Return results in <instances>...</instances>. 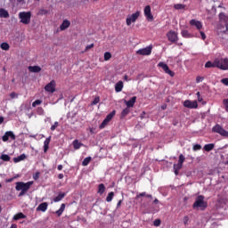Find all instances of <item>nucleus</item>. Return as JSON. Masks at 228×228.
<instances>
[{"label": "nucleus", "mask_w": 228, "mask_h": 228, "mask_svg": "<svg viewBox=\"0 0 228 228\" xmlns=\"http://www.w3.org/2000/svg\"><path fill=\"white\" fill-rule=\"evenodd\" d=\"M184 108H189V110H196V108H199V103L197 101H190L186 100L183 102Z\"/></svg>", "instance_id": "9d476101"}, {"label": "nucleus", "mask_w": 228, "mask_h": 228, "mask_svg": "<svg viewBox=\"0 0 228 228\" xmlns=\"http://www.w3.org/2000/svg\"><path fill=\"white\" fill-rule=\"evenodd\" d=\"M113 197H115L114 192H110L106 198L107 202H111L113 200Z\"/></svg>", "instance_id": "e433bc0d"}, {"label": "nucleus", "mask_w": 228, "mask_h": 228, "mask_svg": "<svg viewBox=\"0 0 228 228\" xmlns=\"http://www.w3.org/2000/svg\"><path fill=\"white\" fill-rule=\"evenodd\" d=\"M126 108H133L136 102V96L132 97L129 101H124Z\"/></svg>", "instance_id": "dca6fc26"}, {"label": "nucleus", "mask_w": 228, "mask_h": 228, "mask_svg": "<svg viewBox=\"0 0 228 228\" xmlns=\"http://www.w3.org/2000/svg\"><path fill=\"white\" fill-rule=\"evenodd\" d=\"M100 101H101V98H99V96H97V97H95L94 99V101L92 102L91 105L92 106H95V104H99Z\"/></svg>", "instance_id": "a19ab883"}, {"label": "nucleus", "mask_w": 228, "mask_h": 228, "mask_svg": "<svg viewBox=\"0 0 228 228\" xmlns=\"http://www.w3.org/2000/svg\"><path fill=\"white\" fill-rule=\"evenodd\" d=\"M90 161H92V157H87L82 161V166L83 167H88L90 164Z\"/></svg>", "instance_id": "473e14b6"}, {"label": "nucleus", "mask_w": 228, "mask_h": 228, "mask_svg": "<svg viewBox=\"0 0 228 228\" xmlns=\"http://www.w3.org/2000/svg\"><path fill=\"white\" fill-rule=\"evenodd\" d=\"M42 15H47V10H41Z\"/></svg>", "instance_id": "680f3d73"}, {"label": "nucleus", "mask_w": 228, "mask_h": 228, "mask_svg": "<svg viewBox=\"0 0 228 228\" xmlns=\"http://www.w3.org/2000/svg\"><path fill=\"white\" fill-rule=\"evenodd\" d=\"M123 88H124V82H122V80L116 83L115 92H117L118 94Z\"/></svg>", "instance_id": "412c9836"}, {"label": "nucleus", "mask_w": 228, "mask_h": 228, "mask_svg": "<svg viewBox=\"0 0 228 228\" xmlns=\"http://www.w3.org/2000/svg\"><path fill=\"white\" fill-rule=\"evenodd\" d=\"M221 83L225 86H228V77L221 79Z\"/></svg>", "instance_id": "8fccbe9b"}, {"label": "nucleus", "mask_w": 228, "mask_h": 228, "mask_svg": "<svg viewBox=\"0 0 228 228\" xmlns=\"http://www.w3.org/2000/svg\"><path fill=\"white\" fill-rule=\"evenodd\" d=\"M190 25L192 26L193 28H196L198 31H200L202 28V22L193 19L190 20Z\"/></svg>", "instance_id": "2eb2a0df"}, {"label": "nucleus", "mask_w": 228, "mask_h": 228, "mask_svg": "<svg viewBox=\"0 0 228 228\" xmlns=\"http://www.w3.org/2000/svg\"><path fill=\"white\" fill-rule=\"evenodd\" d=\"M38 177H40V173L39 172L36 173V175H33V179L35 181H37L38 179Z\"/></svg>", "instance_id": "5fc2aeb1"}, {"label": "nucleus", "mask_w": 228, "mask_h": 228, "mask_svg": "<svg viewBox=\"0 0 228 228\" xmlns=\"http://www.w3.org/2000/svg\"><path fill=\"white\" fill-rule=\"evenodd\" d=\"M131 110H129V108L128 107H126V109H124L123 110H122V112H121V117H126V116H127V115H129V112H130Z\"/></svg>", "instance_id": "4c0bfd02"}, {"label": "nucleus", "mask_w": 228, "mask_h": 228, "mask_svg": "<svg viewBox=\"0 0 228 228\" xmlns=\"http://www.w3.org/2000/svg\"><path fill=\"white\" fill-rule=\"evenodd\" d=\"M66 195H67V193H65V192H60L57 197L53 198V200L54 202H60V201L63 200V199H65Z\"/></svg>", "instance_id": "aec40b11"}, {"label": "nucleus", "mask_w": 228, "mask_h": 228, "mask_svg": "<svg viewBox=\"0 0 228 228\" xmlns=\"http://www.w3.org/2000/svg\"><path fill=\"white\" fill-rule=\"evenodd\" d=\"M10 97H11V99H17V97H19V95L15 93H11Z\"/></svg>", "instance_id": "864d4df0"}, {"label": "nucleus", "mask_w": 228, "mask_h": 228, "mask_svg": "<svg viewBox=\"0 0 228 228\" xmlns=\"http://www.w3.org/2000/svg\"><path fill=\"white\" fill-rule=\"evenodd\" d=\"M213 133H217V134H220V136H223V138H228V131L224 129L222 126L216 125L212 128Z\"/></svg>", "instance_id": "39448f33"}, {"label": "nucleus", "mask_w": 228, "mask_h": 228, "mask_svg": "<svg viewBox=\"0 0 228 228\" xmlns=\"http://www.w3.org/2000/svg\"><path fill=\"white\" fill-rule=\"evenodd\" d=\"M216 65L220 70H228V58H216Z\"/></svg>", "instance_id": "20e7f679"}, {"label": "nucleus", "mask_w": 228, "mask_h": 228, "mask_svg": "<svg viewBox=\"0 0 228 228\" xmlns=\"http://www.w3.org/2000/svg\"><path fill=\"white\" fill-rule=\"evenodd\" d=\"M17 4H26V0H17Z\"/></svg>", "instance_id": "13d9d810"}, {"label": "nucleus", "mask_w": 228, "mask_h": 228, "mask_svg": "<svg viewBox=\"0 0 228 228\" xmlns=\"http://www.w3.org/2000/svg\"><path fill=\"white\" fill-rule=\"evenodd\" d=\"M40 104H42V101L41 100H36L33 103H32V107L36 108V106H40Z\"/></svg>", "instance_id": "37998d69"}, {"label": "nucleus", "mask_w": 228, "mask_h": 228, "mask_svg": "<svg viewBox=\"0 0 228 228\" xmlns=\"http://www.w3.org/2000/svg\"><path fill=\"white\" fill-rule=\"evenodd\" d=\"M183 224L188 225V222H190V217L188 216H185L183 219Z\"/></svg>", "instance_id": "de8ad7c7"}, {"label": "nucleus", "mask_w": 228, "mask_h": 228, "mask_svg": "<svg viewBox=\"0 0 228 228\" xmlns=\"http://www.w3.org/2000/svg\"><path fill=\"white\" fill-rule=\"evenodd\" d=\"M200 149H202V146H200V144H195V145L192 147V150H193V151H200Z\"/></svg>", "instance_id": "09e8293b"}, {"label": "nucleus", "mask_w": 228, "mask_h": 228, "mask_svg": "<svg viewBox=\"0 0 228 228\" xmlns=\"http://www.w3.org/2000/svg\"><path fill=\"white\" fill-rule=\"evenodd\" d=\"M10 228H17V224H12Z\"/></svg>", "instance_id": "774afa93"}, {"label": "nucleus", "mask_w": 228, "mask_h": 228, "mask_svg": "<svg viewBox=\"0 0 228 228\" xmlns=\"http://www.w3.org/2000/svg\"><path fill=\"white\" fill-rule=\"evenodd\" d=\"M214 149H215L214 143L205 144V146H204V151H206L207 152H209V151H213Z\"/></svg>", "instance_id": "cd10ccee"}, {"label": "nucleus", "mask_w": 228, "mask_h": 228, "mask_svg": "<svg viewBox=\"0 0 228 228\" xmlns=\"http://www.w3.org/2000/svg\"><path fill=\"white\" fill-rule=\"evenodd\" d=\"M219 20H221V22H225V24H228V16L225 15V13L221 12L219 14Z\"/></svg>", "instance_id": "bb28decb"}, {"label": "nucleus", "mask_w": 228, "mask_h": 228, "mask_svg": "<svg viewBox=\"0 0 228 228\" xmlns=\"http://www.w3.org/2000/svg\"><path fill=\"white\" fill-rule=\"evenodd\" d=\"M138 17H140V12L137 11L136 12L129 15L126 17V25L131 26V24H133V22H136V20H138Z\"/></svg>", "instance_id": "1a4fd4ad"}, {"label": "nucleus", "mask_w": 228, "mask_h": 228, "mask_svg": "<svg viewBox=\"0 0 228 228\" xmlns=\"http://www.w3.org/2000/svg\"><path fill=\"white\" fill-rule=\"evenodd\" d=\"M82 145H83V143L79 142V141H77V140H75L73 142V147L76 150L80 149Z\"/></svg>", "instance_id": "c9c22d12"}, {"label": "nucleus", "mask_w": 228, "mask_h": 228, "mask_svg": "<svg viewBox=\"0 0 228 228\" xmlns=\"http://www.w3.org/2000/svg\"><path fill=\"white\" fill-rule=\"evenodd\" d=\"M200 37H201L202 40H206V34L202 31H200Z\"/></svg>", "instance_id": "bf43d9fd"}, {"label": "nucleus", "mask_w": 228, "mask_h": 228, "mask_svg": "<svg viewBox=\"0 0 228 228\" xmlns=\"http://www.w3.org/2000/svg\"><path fill=\"white\" fill-rule=\"evenodd\" d=\"M48 206L49 204H47V202H43L37 208V211H42L43 213H45L47 211Z\"/></svg>", "instance_id": "f3484780"}, {"label": "nucleus", "mask_w": 228, "mask_h": 228, "mask_svg": "<svg viewBox=\"0 0 228 228\" xmlns=\"http://www.w3.org/2000/svg\"><path fill=\"white\" fill-rule=\"evenodd\" d=\"M69 27H70V21H69L68 20H64L60 26V29L61 31H65V29H67Z\"/></svg>", "instance_id": "6ab92c4d"}, {"label": "nucleus", "mask_w": 228, "mask_h": 228, "mask_svg": "<svg viewBox=\"0 0 228 228\" xmlns=\"http://www.w3.org/2000/svg\"><path fill=\"white\" fill-rule=\"evenodd\" d=\"M0 47H1V49H2L3 51H9V50H10V45H9L8 43H6V42L2 43V44L0 45Z\"/></svg>", "instance_id": "2f4dec72"}, {"label": "nucleus", "mask_w": 228, "mask_h": 228, "mask_svg": "<svg viewBox=\"0 0 228 228\" xmlns=\"http://www.w3.org/2000/svg\"><path fill=\"white\" fill-rule=\"evenodd\" d=\"M3 122H4V118L0 116V124H2Z\"/></svg>", "instance_id": "338daca9"}, {"label": "nucleus", "mask_w": 228, "mask_h": 228, "mask_svg": "<svg viewBox=\"0 0 228 228\" xmlns=\"http://www.w3.org/2000/svg\"><path fill=\"white\" fill-rule=\"evenodd\" d=\"M185 159H186V158H184V155L181 154V155L179 156L178 163H179L180 165H183V164L184 163V160H185Z\"/></svg>", "instance_id": "79ce46f5"}, {"label": "nucleus", "mask_w": 228, "mask_h": 228, "mask_svg": "<svg viewBox=\"0 0 228 228\" xmlns=\"http://www.w3.org/2000/svg\"><path fill=\"white\" fill-rule=\"evenodd\" d=\"M26 158H28V156H26V154H21L16 158L13 159V162L14 163H19L20 161H24V159H26Z\"/></svg>", "instance_id": "b1692460"}, {"label": "nucleus", "mask_w": 228, "mask_h": 228, "mask_svg": "<svg viewBox=\"0 0 228 228\" xmlns=\"http://www.w3.org/2000/svg\"><path fill=\"white\" fill-rule=\"evenodd\" d=\"M111 59V53H110V52H106L105 53H104V61H108L109 60H110Z\"/></svg>", "instance_id": "58836bf2"}, {"label": "nucleus", "mask_w": 228, "mask_h": 228, "mask_svg": "<svg viewBox=\"0 0 228 228\" xmlns=\"http://www.w3.org/2000/svg\"><path fill=\"white\" fill-rule=\"evenodd\" d=\"M58 126H60V123H58V121H55L54 124L51 126V131H55Z\"/></svg>", "instance_id": "49530a36"}, {"label": "nucleus", "mask_w": 228, "mask_h": 228, "mask_svg": "<svg viewBox=\"0 0 228 228\" xmlns=\"http://www.w3.org/2000/svg\"><path fill=\"white\" fill-rule=\"evenodd\" d=\"M223 104L224 106L225 111H227V113H228V98L223 100Z\"/></svg>", "instance_id": "c03bdc74"}, {"label": "nucleus", "mask_w": 228, "mask_h": 228, "mask_svg": "<svg viewBox=\"0 0 228 228\" xmlns=\"http://www.w3.org/2000/svg\"><path fill=\"white\" fill-rule=\"evenodd\" d=\"M45 92H49L50 94H54L56 92V82L52 80L45 86Z\"/></svg>", "instance_id": "9b49d317"}, {"label": "nucleus", "mask_w": 228, "mask_h": 228, "mask_svg": "<svg viewBox=\"0 0 228 228\" xmlns=\"http://www.w3.org/2000/svg\"><path fill=\"white\" fill-rule=\"evenodd\" d=\"M10 17V13H8V11L1 8L0 9V18L1 19H8Z\"/></svg>", "instance_id": "5701e85b"}, {"label": "nucleus", "mask_w": 228, "mask_h": 228, "mask_svg": "<svg viewBox=\"0 0 228 228\" xmlns=\"http://www.w3.org/2000/svg\"><path fill=\"white\" fill-rule=\"evenodd\" d=\"M63 177H64L63 174H59L58 175V179H63Z\"/></svg>", "instance_id": "69168bd1"}, {"label": "nucleus", "mask_w": 228, "mask_h": 228, "mask_svg": "<svg viewBox=\"0 0 228 228\" xmlns=\"http://www.w3.org/2000/svg\"><path fill=\"white\" fill-rule=\"evenodd\" d=\"M31 186H33V181H29L27 183H24V182L16 183L15 190L16 191H20L18 197H24V194L28 193Z\"/></svg>", "instance_id": "f257e3e1"}, {"label": "nucleus", "mask_w": 228, "mask_h": 228, "mask_svg": "<svg viewBox=\"0 0 228 228\" xmlns=\"http://www.w3.org/2000/svg\"><path fill=\"white\" fill-rule=\"evenodd\" d=\"M28 70L29 72L37 73L40 72V70H42V68H40L39 66H28Z\"/></svg>", "instance_id": "a878e982"}, {"label": "nucleus", "mask_w": 228, "mask_h": 228, "mask_svg": "<svg viewBox=\"0 0 228 228\" xmlns=\"http://www.w3.org/2000/svg\"><path fill=\"white\" fill-rule=\"evenodd\" d=\"M49 143H51V136L46 138L44 142V152L49 151Z\"/></svg>", "instance_id": "393cba45"}, {"label": "nucleus", "mask_w": 228, "mask_h": 228, "mask_svg": "<svg viewBox=\"0 0 228 228\" xmlns=\"http://www.w3.org/2000/svg\"><path fill=\"white\" fill-rule=\"evenodd\" d=\"M92 47H94V44L88 45L86 47V51H88L89 49H92Z\"/></svg>", "instance_id": "052dcab7"}, {"label": "nucleus", "mask_w": 228, "mask_h": 228, "mask_svg": "<svg viewBox=\"0 0 228 228\" xmlns=\"http://www.w3.org/2000/svg\"><path fill=\"white\" fill-rule=\"evenodd\" d=\"M192 208L196 210L200 209V211H204L206 208H208V201H206V198L203 195L196 197Z\"/></svg>", "instance_id": "f03ea898"}, {"label": "nucleus", "mask_w": 228, "mask_h": 228, "mask_svg": "<svg viewBox=\"0 0 228 228\" xmlns=\"http://www.w3.org/2000/svg\"><path fill=\"white\" fill-rule=\"evenodd\" d=\"M196 95H197V97H198L199 102H202V97H200V93L198 92V93L196 94Z\"/></svg>", "instance_id": "6e6d98bb"}, {"label": "nucleus", "mask_w": 228, "mask_h": 228, "mask_svg": "<svg viewBox=\"0 0 228 228\" xmlns=\"http://www.w3.org/2000/svg\"><path fill=\"white\" fill-rule=\"evenodd\" d=\"M204 81V77H196V83H202Z\"/></svg>", "instance_id": "3c124183"}, {"label": "nucleus", "mask_w": 228, "mask_h": 228, "mask_svg": "<svg viewBox=\"0 0 228 228\" xmlns=\"http://www.w3.org/2000/svg\"><path fill=\"white\" fill-rule=\"evenodd\" d=\"M153 225H154V227H159V225H161V220L160 219H156L153 222Z\"/></svg>", "instance_id": "a18cd8bd"}, {"label": "nucleus", "mask_w": 228, "mask_h": 228, "mask_svg": "<svg viewBox=\"0 0 228 228\" xmlns=\"http://www.w3.org/2000/svg\"><path fill=\"white\" fill-rule=\"evenodd\" d=\"M146 193L145 192H142L139 195H137V197H145Z\"/></svg>", "instance_id": "0e129e2a"}, {"label": "nucleus", "mask_w": 228, "mask_h": 228, "mask_svg": "<svg viewBox=\"0 0 228 228\" xmlns=\"http://www.w3.org/2000/svg\"><path fill=\"white\" fill-rule=\"evenodd\" d=\"M228 32V23L225 24V29L222 30L221 33H224V35Z\"/></svg>", "instance_id": "4d7b16f0"}, {"label": "nucleus", "mask_w": 228, "mask_h": 228, "mask_svg": "<svg viewBox=\"0 0 228 228\" xmlns=\"http://www.w3.org/2000/svg\"><path fill=\"white\" fill-rule=\"evenodd\" d=\"M22 218H26V216L22 214V212L16 214L13 217L12 220H20Z\"/></svg>", "instance_id": "7c9ffc66"}, {"label": "nucleus", "mask_w": 228, "mask_h": 228, "mask_svg": "<svg viewBox=\"0 0 228 228\" xmlns=\"http://www.w3.org/2000/svg\"><path fill=\"white\" fill-rule=\"evenodd\" d=\"M181 168H183V164L178 163L174 165V170H175V175H179V170H181Z\"/></svg>", "instance_id": "c85d7f7f"}, {"label": "nucleus", "mask_w": 228, "mask_h": 228, "mask_svg": "<svg viewBox=\"0 0 228 228\" xmlns=\"http://www.w3.org/2000/svg\"><path fill=\"white\" fill-rule=\"evenodd\" d=\"M184 8H186V5L183 4H176L174 5L175 10H184Z\"/></svg>", "instance_id": "f704fd0d"}, {"label": "nucleus", "mask_w": 228, "mask_h": 228, "mask_svg": "<svg viewBox=\"0 0 228 228\" xmlns=\"http://www.w3.org/2000/svg\"><path fill=\"white\" fill-rule=\"evenodd\" d=\"M158 65L164 70V72H166V74H168V76H171V77H174L175 73H174V71L170 70V69L168 68V65H167V63L159 62Z\"/></svg>", "instance_id": "f8f14e48"}, {"label": "nucleus", "mask_w": 228, "mask_h": 228, "mask_svg": "<svg viewBox=\"0 0 228 228\" xmlns=\"http://www.w3.org/2000/svg\"><path fill=\"white\" fill-rule=\"evenodd\" d=\"M181 35L183 38H193V35H191L188 30L183 29L181 31Z\"/></svg>", "instance_id": "4be33fe9"}, {"label": "nucleus", "mask_w": 228, "mask_h": 228, "mask_svg": "<svg viewBox=\"0 0 228 228\" xmlns=\"http://www.w3.org/2000/svg\"><path fill=\"white\" fill-rule=\"evenodd\" d=\"M0 159L3 161H10V157L7 154H3L1 155Z\"/></svg>", "instance_id": "ea45409f"}, {"label": "nucleus", "mask_w": 228, "mask_h": 228, "mask_svg": "<svg viewBox=\"0 0 228 228\" xmlns=\"http://www.w3.org/2000/svg\"><path fill=\"white\" fill-rule=\"evenodd\" d=\"M15 140V134H13L12 131H7L5 134L3 135L2 140L3 142H8V140Z\"/></svg>", "instance_id": "4468645a"}, {"label": "nucleus", "mask_w": 228, "mask_h": 228, "mask_svg": "<svg viewBox=\"0 0 228 228\" xmlns=\"http://www.w3.org/2000/svg\"><path fill=\"white\" fill-rule=\"evenodd\" d=\"M116 113L117 111L112 110L109 115H107L104 120L100 125V129H104V127L108 126V123L115 117Z\"/></svg>", "instance_id": "6e6552de"}, {"label": "nucleus", "mask_w": 228, "mask_h": 228, "mask_svg": "<svg viewBox=\"0 0 228 228\" xmlns=\"http://www.w3.org/2000/svg\"><path fill=\"white\" fill-rule=\"evenodd\" d=\"M144 16L147 20L152 21L154 20V16H152V12L151 11V5H146L144 8Z\"/></svg>", "instance_id": "ddd939ff"}, {"label": "nucleus", "mask_w": 228, "mask_h": 228, "mask_svg": "<svg viewBox=\"0 0 228 228\" xmlns=\"http://www.w3.org/2000/svg\"><path fill=\"white\" fill-rule=\"evenodd\" d=\"M37 113H38V115H44V109L42 107H38Z\"/></svg>", "instance_id": "603ef678"}, {"label": "nucleus", "mask_w": 228, "mask_h": 228, "mask_svg": "<svg viewBox=\"0 0 228 228\" xmlns=\"http://www.w3.org/2000/svg\"><path fill=\"white\" fill-rule=\"evenodd\" d=\"M205 68L206 69H215V68L217 69L216 58L214 60L213 62L211 61H207L205 64Z\"/></svg>", "instance_id": "a211bd4d"}, {"label": "nucleus", "mask_w": 228, "mask_h": 228, "mask_svg": "<svg viewBox=\"0 0 228 228\" xmlns=\"http://www.w3.org/2000/svg\"><path fill=\"white\" fill-rule=\"evenodd\" d=\"M21 24H29L31 22V12H20L19 13Z\"/></svg>", "instance_id": "7ed1b4c3"}, {"label": "nucleus", "mask_w": 228, "mask_h": 228, "mask_svg": "<svg viewBox=\"0 0 228 228\" xmlns=\"http://www.w3.org/2000/svg\"><path fill=\"white\" fill-rule=\"evenodd\" d=\"M57 170H63V166L62 165H59L57 167Z\"/></svg>", "instance_id": "e2e57ef3"}, {"label": "nucleus", "mask_w": 228, "mask_h": 228, "mask_svg": "<svg viewBox=\"0 0 228 228\" xmlns=\"http://www.w3.org/2000/svg\"><path fill=\"white\" fill-rule=\"evenodd\" d=\"M151 53H152V45H150L145 48L139 49L136 51V54H140L141 56H151Z\"/></svg>", "instance_id": "0eeeda50"}, {"label": "nucleus", "mask_w": 228, "mask_h": 228, "mask_svg": "<svg viewBox=\"0 0 228 228\" xmlns=\"http://www.w3.org/2000/svg\"><path fill=\"white\" fill-rule=\"evenodd\" d=\"M167 40L169 42H172V44H175L179 40V36H178L177 32H175L174 30H169L167 33Z\"/></svg>", "instance_id": "423d86ee"}, {"label": "nucleus", "mask_w": 228, "mask_h": 228, "mask_svg": "<svg viewBox=\"0 0 228 228\" xmlns=\"http://www.w3.org/2000/svg\"><path fill=\"white\" fill-rule=\"evenodd\" d=\"M63 211H65V203H62L61 205V208L59 210H57L55 213L56 215H58L59 216H61V215H63Z\"/></svg>", "instance_id": "c756f323"}, {"label": "nucleus", "mask_w": 228, "mask_h": 228, "mask_svg": "<svg viewBox=\"0 0 228 228\" xmlns=\"http://www.w3.org/2000/svg\"><path fill=\"white\" fill-rule=\"evenodd\" d=\"M105 191H106V187L103 185V183L99 184L98 193H100V195H102V193H104Z\"/></svg>", "instance_id": "72a5a7b5"}]
</instances>
